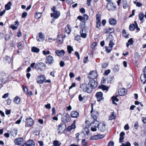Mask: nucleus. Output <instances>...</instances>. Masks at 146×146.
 <instances>
[{"instance_id":"10","label":"nucleus","mask_w":146,"mask_h":146,"mask_svg":"<svg viewBox=\"0 0 146 146\" xmlns=\"http://www.w3.org/2000/svg\"><path fill=\"white\" fill-rule=\"evenodd\" d=\"M103 94L101 92H98L96 93V96L97 98V100L98 101H100L103 99Z\"/></svg>"},{"instance_id":"16","label":"nucleus","mask_w":146,"mask_h":146,"mask_svg":"<svg viewBox=\"0 0 146 146\" xmlns=\"http://www.w3.org/2000/svg\"><path fill=\"white\" fill-rule=\"evenodd\" d=\"M64 126L65 125L64 123H60L58 125V132L63 131L65 130V129L64 127Z\"/></svg>"},{"instance_id":"26","label":"nucleus","mask_w":146,"mask_h":146,"mask_svg":"<svg viewBox=\"0 0 146 146\" xmlns=\"http://www.w3.org/2000/svg\"><path fill=\"white\" fill-rule=\"evenodd\" d=\"M77 18L78 19L82 22V23H83V25H82V27L83 28H84L85 27V23L84 21L83 17L81 16H79Z\"/></svg>"},{"instance_id":"38","label":"nucleus","mask_w":146,"mask_h":146,"mask_svg":"<svg viewBox=\"0 0 146 146\" xmlns=\"http://www.w3.org/2000/svg\"><path fill=\"white\" fill-rule=\"evenodd\" d=\"M113 70L115 72H117L119 71V68L117 65H115L114 67L113 68Z\"/></svg>"},{"instance_id":"43","label":"nucleus","mask_w":146,"mask_h":146,"mask_svg":"<svg viewBox=\"0 0 146 146\" xmlns=\"http://www.w3.org/2000/svg\"><path fill=\"white\" fill-rule=\"evenodd\" d=\"M53 143L54 146H60L61 144V143H59L56 140L54 141Z\"/></svg>"},{"instance_id":"63","label":"nucleus","mask_w":146,"mask_h":146,"mask_svg":"<svg viewBox=\"0 0 146 146\" xmlns=\"http://www.w3.org/2000/svg\"><path fill=\"white\" fill-rule=\"evenodd\" d=\"M11 27L13 30L16 29L17 28V26H15L13 25H11Z\"/></svg>"},{"instance_id":"12","label":"nucleus","mask_w":146,"mask_h":146,"mask_svg":"<svg viewBox=\"0 0 146 146\" xmlns=\"http://www.w3.org/2000/svg\"><path fill=\"white\" fill-rule=\"evenodd\" d=\"M26 120V125L27 126H31L33 125L34 121L33 119H32L31 118L29 117L27 118Z\"/></svg>"},{"instance_id":"37","label":"nucleus","mask_w":146,"mask_h":146,"mask_svg":"<svg viewBox=\"0 0 146 146\" xmlns=\"http://www.w3.org/2000/svg\"><path fill=\"white\" fill-rule=\"evenodd\" d=\"M67 48L68 52L70 54H71L73 50V48L70 45L68 46H67Z\"/></svg>"},{"instance_id":"62","label":"nucleus","mask_w":146,"mask_h":146,"mask_svg":"<svg viewBox=\"0 0 146 146\" xmlns=\"http://www.w3.org/2000/svg\"><path fill=\"white\" fill-rule=\"evenodd\" d=\"M11 113V111L10 110H7L5 111V113L7 115L10 114Z\"/></svg>"},{"instance_id":"15","label":"nucleus","mask_w":146,"mask_h":146,"mask_svg":"<svg viewBox=\"0 0 146 146\" xmlns=\"http://www.w3.org/2000/svg\"><path fill=\"white\" fill-rule=\"evenodd\" d=\"M99 130L101 131H104L106 129L105 125L103 123L98 124L97 125Z\"/></svg>"},{"instance_id":"19","label":"nucleus","mask_w":146,"mask_h":146,"mask_svg":"<svg viewBox=\"0 0 146 146\" xmlns=\"http://www.w3.org/2000/svg\"><path fill=\"white\" fill-rule=\"evenodd\" d=\"M141 82L143 84H145L146 82V75L142 74L140 77Z\"/></svg>"},{"instance_id":"36","label":"nucleus","mask_w":146,"mask_h":146,"mask_svg":"<svg viewBox=\"0 0 146 146\" xmlns=\"http://www.w3.org/2000/svg\"><path fill=\"white\" fill-rule=\"evenodd\" d=\"M39 49L35 47H33L31 49V51L32 52L36 53H38L39 51Z\"/></svg>"},{"instance_id":"54","label":"nucleus","mask_w":146,"mask_h":146,"mask_svg":"<svg viewBox=\"0 0 146 146\" xmlns=\"http://www.w3.org/2000/svg\"><path fill=\"white\" fill-rule=\"evenodd\" d=\"M133 41L132 38L129 39L128 41V43L130 44H133Z\"/></svg>"},{"instance_id":"30","label":"nucleus","mask_w":146,"mask_h":146,"mask_svg":"<svg viewBox=\"0 0 146 146\" xmlns=\"http://www.w3.org/2000/svg\"><path fill=\"white\" fill-rule=\"evenodd\" d=\"M98 88L100 89H102L103 90L108 91L109 87L104 85H101L99 86Z\"/></svg>"},{"instance_id":"51","label":"nucleus","mask_w":146,"mask_h":146,"mask_svg":"<svg viewBox=\"0 0 146 146\" xmlns=\"http://www.w3.org/2000/svg\"><path fill=\"white\" fill-rule=\"evenodd\" d=\"M123 35L125 37H127L128 35L127 34V33L125 30H123Z\"/></svg>"},{"instance_id":"49","label":"nucleus","mask_w":146,"mask_h":146,"mask_svg":"<svg viewBox=\"0 0 146 146\" xmlns=\"http://www.w3.org/2000/svg\"><path fill=\"white\" fill-rule=\"evenodd\" d=\"M80 36L79 35H77L75 37L74 39L78 41H79L80 40Z\"/></svg>"},{"instance_id":"50","label":"nucleus","mask_w":146,"mask_h":146,"mask_svg":"<svg viewBox=\"0 0 146 146\" xmlns=\"http://www.w3.org/2000/svg\"><path fill=\"white\" fill-rule=\"evenodd\" d=\"M85 97V96H84L83 97H82V94H80L78 96V99L79 100L80 102L82 101Z\"/></svg>"},{"instance_id":"20","label":"nucleus","mask_w":146,"mask_h":146,"mask_svg":"<svg viewBox=\"0 0 146 146\" xmlns=\"http://www.w3.org/2000/svg\"><path fill=\"white\" fill-rule=\"evenodd\" d=\"M37 41H43L44 40V38L43 36L42 33L40 32L39 33V37H37Z\"/></svg>"},{"instance_id":"11","label":"nucleus","mask_w":146,"mask_h":146,"mask_svg":"<svg viewBox=\"0 0 146 146\" xmlns=\"http://www.w3.org/2000/svg\"><path fill=\"white\" fill-rule=\"evenodd\" d=\"M60 15V12L57 11L54 12L53 13H52L51 14V17H53L54 18L56 19H57Z\"/></svg>"},{"instance_id":"2","label":"nucleus","mask_w":146,"mask_h":146,"mask_svg":"<svg viewBox=\"0 0 146 146\" xmlns=\"http://www.w3.org/2000/svg\"><path fill=\"white\" fill-rule=\"evenodd\" d=\"M71 120V118L69 114L65 113H63L62 115L61 121L63 122H70Z\"/></svg>"},{"instance_id":"41","label":"nucleus","mask_w":146,"mask_h":146,"mask_svg":"<svg viewBox=\"0 0 146 146\" xmlns=\"http://www.w3.org/2000/svg\"><path fill=\"white\" fill-rule=\"evenodd\" d=\"M144 17V15L143 13H141L139 15V18L140 21H143Z\"/></svg>"},{"instance_id":"44","label":"nucleus","mask_w":146,"mask_h":146,"mask_svg":"<svg viewBox=\"0 0 146 146\" xmlns=\"http://www.w3.org/2000/svg\"><path fill=\"white\" fill-rule=\"evenodd\" d=\"M112 48H113L109 47H109L108 46H106L105 47V49L106 52H107L108 53L110 52L112 50Z\"/></svg>"},{"instance_id":"32","label":"nucleus","mask_w":146,"mask_h":146,"mask_svg":"<svg viewBox=\"0 0 146 146\" xmlns=\"http://www.w3.org/2000/svg\"><path fill=\"white\" fill-rule=\"evenodd\" d=\"M116 117L115 114H114V112L113 111L111 113V116L109 117V120H111L113 119H115Z\"/></svg>"},{"instance_id":"46","label":"nucleus","mask_w":146,"mask_h":146,"mask_svg":"<svg viewBox=\"0 0 146 146\" xmlns=\"http://www.w3.org/2000/svg\"><path fill=\"white\" fill-rule=\"evenodd\" d=\"M41 13L39 12H37L35 15V17L36 19H38L40 17Z\"/></svg>"},{"instance_id":"53","label":"nucleus","mask_w":146,"mask_h":146,"mask_svg":"<svg viewBox=\"0 0 146 146\" xmlns=\"http://www.w3.org/2000/svg\"><path fill=\"white\" fill-rule=\"evenodd\" d=\"M42 53L44 55H46V54H49L50 53V52L48 50L47 51L43 50L42 51Z\"/></svg>"},{"instance_id":"47","label":"nucleus","mask_w":146,"mask_h":146,"mask_svg":"<svg viewBox=\"0 0 146 146\" xmlns=\"http://www.w3.org/2000/svg\"><path fill=\"white\" fill-rule=\"evenodd\" d=\"M114 44L112 40H111L109 44V47L112 48L113 47L114 45Z\"/></svg>"},{"instance_id":"22","label":"nucleus","mask_w":146,"mask_h":146,"mask_svg":"<svg viewBox=\"0 0 146 146\" xmlns=\"http://www.w3.org/2000/svg\"><path fill=\"white\" fill-rule=\"evenodd\" d=\"M126 92L124 88L119 89L118 91V93L120 96H123L126 93Z\"/></svg>"},{"instance_id":"18","label":"nucleus","mask_w":146,"mask_h":146,"mask_svg":"<svg viewBox=\"0 0 146 146\" xmlns=\"http://www.w3.org/2000/svg\"><path fill=\"white\" fill-rule=\"evenodd\" d=\"M24 144H26L28 146H34L35 145V142L32 140H29Z\"/></svg>"},{"instance_id":"25","label":"nucleus","mask_w":146,"mask_h":146,"mask_svg":"<svg viewBox=\"0 0 146 146\" xmlns=\"http://www.w3.org/2000/svg\"><path fill=\"white\" fill-rule=\"evenodd\" d=\"M109 23L112 25H115L117 23L116 20L113 18H110L109 20Z\"/></svg>"},{"instance_id":"64","label":"nucleus","mask_w":146,"mask_h":146,"mask_svg":"<svg viewBox=\"0 0 146 146\" xmlns=\"http://www.w3.org/2000/svg\"><path fill=\"white\" fill-rule=\"evenodd\" d=\"M60 65L61 67H64V62L63 61H61L60 63Z\"/></svg>"},{"instance_id":"33","label":"nucleus","mask_w":146,"mask_h":146,"mask_svg":"<svg viewBox=\"0 0 146 146\" xmlns=\"http://www.w3.org/2000/svg\"><path fill=\"white\" fill-rule=\"evenodd\" d=\"M70 27V25H68L65 28V32L68 34H69L71 31Z\"/></svg>"},{"instance_id":"60","label":"nucleus","mask_w":146,"mask_h":146,"mask_svg":"<svg viewBox=\"0 0 146 146\" xmlns=\"http://www.w3.org/2000/svg\"><path fill=\"white\" fill-rule=\"evenodd\" d=\"M45 107L47 109H50L51 108L50 105L49 104H48L46 105H45Z\"/></svg>"},{"instance_id":"8","label":"nucleus","mask_w":146,"mask_h":146,"mask_svg":"<svg viewBox=\"0 0 146 146\" xmlns=\"http://www.w3.org/2000/svg\"><path fill=\"white\" fill-rule=\"evenodd\" d=\"M98 75L97 72L95 71H91L88 75V78L89 80L94 79L97 77Z\"/></svg>"},{"instance_id":"6","label":"nucleus","mask_w":146,"mask_h":146,"mask_svg":"<svg viewBox=\"0 0 146 146\" xmlns=\"http://www.w3.org/2000/svg\"><path fill=\"white\" fill-rule=\"evenodd\" d=\"M106 7L108 10L113 11L115 10L116 6L113 3L110 2L107 4Z\"/></svg>"},{"instance_id":"56","label":"nucleus","mask_w":146,"mask_h":146,"mask_svg":"<svg viewBox=\"0 0 146 146\" xmlns=\"http://www.w3.org/2000/svg\"><path fill=\"white\" fill-rule=\"evenodd\" d=\"M98 127L97 125V126L95 125L94 126V127H92L91 130L93 131H95L96 130V128L97 127Z\"/></svg>"},{"instance_id":"27","label":"nucleus","mask_w":146,"mask_h":146,"mask_svg":"<svg viewBox=\"0 0 146 146\" xmlns=\"http://www.w3.org/2000/svg\"><path fill=\"white\" fill-rule=\"evenodd\" d=\"M4 61L5 63L9 64L11 62V59L10 57L9 56H6L4 57Z\"/></svg>"},{"instance_id":"52","label":"nucleus","mask_w":146,"mask_h":146,"mask_svg":"<svg viewBox=\"0 0 146 146\" xmlns=\"http://www.w3.org/2000/svg\"><path fill=\"white\" fill-rule=\"evenodd\" d=\"M97 22V25H96V27L97 28H99V27L101 25V22L100 20H96Z\"/></svg>"},{"instance_id":"34","label":"nucleus","mask_w":146,"mask_h":146,"mask_svg":"<svg viewBox=\"0 0 146 146\" xmlns=\"http://www.w3.org/2000/svg\"><path fill=\"white\" fill-rule=\"evenodd\" d=\"M76 126L75 124H72L70 126H69L67 129V130L70 131L72 129H74L76 128Z\"/></svg>"},{"instance_id":"45","label":"nucleus","mask_w":146,"mask_h":146,"mask_svg":"<svg viewBox=\"0 0 146 146\" xmlns=\"http://www.w3.org/2000/svg\"><path fill=\"white\" fill-rule=\"evenodd\" d=\"M122 145L123 146H131V144L129 142L127 141L124 143H122Z\"/></svg>"},{"instance_id":"40","label":"nucleus","mask_w":146,"mask_h":146,"mask_svg":"<svg viewBox=\"0 0 146 146\" xmlns=\"http://www.w3.org/2000/svg\"><path fill=\"white\" fill-rule=\"evenodd\" d=\"M135 29V25L134 24H132L130 25L129 26V29L130 31H133Z\"/></svg>"},{"instance_id":"59","label":"nucleus","mask_w":146,"mask_h":146,"mask_svg":"<svg viewBox=\"0 0 146 146\" xmlns=\"http://www.w3.org/2000/svg\"><path fill=\"white\" fill-rule=\"evenodd\" d=\"M97 42H94L92 44L91 46V48H94V47H95L96 46H97Z\"/></svg>"},{"instance_id":"55","label":"nucleus","mask_w":146,"mask_h":146,"mask_svg":"<svg viewBox=\"0 0 146 146\" xmlns=\"http://www.w3.org/2000/svg\"><path fill=\"white\" fill-rule=\"evenodd\" d=\"M114 143L112 141H110L108 143V146H113Z\"/></svg>"},{"instance_id":"21","label":"nucleus","mask_w":146,"mask_h":146,"mask_svg":"<svg viewBox=\"0 0 146 146\" xmlns=\"http://www.w3.org/2000/svg\"><path fill=\"white\" fill-rule=\"evenodd\" d=\"M57 40L58 44H61L63 42V35H59L58 36Z\"/></svg>"},{"instance_id":"3","label":"nucleus","mask_w":146,"mask_h":146,"mask_svg":"<svg viewBox=\"0 0 146 146\" xmlns=\"http://www.w3.org/2000/svg\"><path fill=\"white\" fill-rule=\"evenodd\" d=\"M46 78L44 76L41 74L37 76L36 78L37 82L39 84H43L45 81Z\"/></svg>"},{"instance_id":"1","label":"nucleus","mask_w":146,"mask_h":146,"mask_svg":"<svg viewBox=\"0 0 146 146\" xmlns=\"http://www.w3.org/2000/svg\"><path fill=\"white\" fill-rule=\"evenodd\" d=\"M80 88L84 92L89 93H91L92 91V88L88 85H87L85 83L82 84L80 86Z\"/></svg>"},{"instance_id":"24","label":"nucleus","mask_w":146,"mask_h":146,"mask_svg":"<svg viewBox=\"0 0 146 146\" xmlns=\"http://www.w3.org/2000/svg\"><path fill=\"white\" fill-rule=\"evenodd\" d=\"M18 131L17 129H14L10 132V134L11 136L15 137L17 134Z\"/></svg>"},{"instance_id":"28","label":"nucleus","mask_w":146,"mask_h":146,"mask_svg":"<svg viewBox=\"0 0 146 146\" xmlns=\"http://www.w3.org/2000/svg\"><path fill=\"white\" fill-rule=\"evenodd\" d=\"M21 100L19 98L18 96L15 97L14 98V102L15 104H19L20 103Z\"/></svg>"},{"instance_id":"4","label":"nucleus","mask_w":146,"mask_h":146,"mask_svg":"<svg viewBox=\"0 0 146 146\" xmlns=\"http://www.w3.org/2000/svg\"><path fill=\"white\" fill-rule=\"evenodd\" d=\"M88 86H90L92 88V89L96 88L98 86L97 82L94 79L89 80V82L88 84Z\"/></svg>"},{"instance_id":"7","label":"nucleus","mask_w":146,"mask_h":146,"mask_svg":"<svg viewBox=\"0 0 146 146\" xmlns=\"http://www.w3.org/2000/svg\"><path fill=\"white\" fill-rule=\"evenodd\" d=\"M45 65L42 62H39L35 66V68L36 69L38 68L41 71H43L45 69Z\"/></svg>"},{"instance_id":"39","label":"nucleus","mask_w":146,"mask_h":146,"mask_svg":"<svg viewBox=\"0 0 146 146\" xmlns=\"http://www.w3.org/2000/svg\"><path fill=\"white\" fill-rule=\"evenodd\" d=\"M128 7L127 3V0H123V7L124 9Z\"/></svg>"},{"instance_id":"23","label":"nucleus","mask_w":146,"mask_h":146,"mask_svg":"<svg viewBox=\"0 0 146 146\" xmlns=\"http://www.w3.org/2000/svg\"><path fill=\"white\" fill-rule=\"evenodd\" d=\"M125 135V133L124 132H121L120 134V138L119 139V142L121 143L123 142L124 139V136Z\"/></svg>"},{"instance_id":"29","label":"nucleus","mask_w":146,"mask_h":146,"mask_svg":"<svg viewBox=\"0 0 146 146\" xmlns=\"http://www.w3.org/2000/svg\"><path fill=\"white\" fill-rule=\"evenodd\" d=\"M12 5L11 1H9L7 4L5 5V8L6 10H9L11 8V6Z\"/></svg>"},{"instance_id":"35","label":"nucleus","mask_w":146,"mask_h":146,"mask_svg":"<svg viewBox=\"0 0 146 146\" xmlns=\"http://www.w3.org/2000/svg\"><path fill=\"white\" fill-rule=\"evenodd\" d=\"M83 132L85 135H88L89 132V129L87 127H85L84 129Z\"/></svg>"},{"instance_id":"31","label":"nucleus","mask_w":146,"mask_h":146,"mask_svg":"<svg viewBox=\"0 0 146 146\" xmlns=\"http://www.w3.org/2000/svg\"><path fill=\"white\" fill-rule=\"evenodd\" d=\"M118 96L116 95L115 96H113L112 97L113 103L115 105H117V104L115 102V101L117 102L119 101V99L117 98V97Z\"/></svg>"},{"instance_id":"17","label":"nucleus","mask_w":146,"mask_h":146,"mask_svg":"<svg viewBox=\"0 0 146 146\" xmlns=\"http://www.w3.org/2000/svg\"><path fill=\"white\" fill-rule=\"evenodd\" d=\"M55 53L58 56H63L65 54V52L64 50H56L55 51Z\"/></svg>"},{"instance_id":"42","label":"nucleus","mask_w":146,"mask_h":146,"mask_svg":"<svg viewBox=\"0 0 146 146\" xmlns=\"http://www.w3.org/2000/svg\"><path fill=\"white\" fill-rule=\"evenodd\" d=\"M98 135H94L92 137H91L90 138V139L91 140H97L98 139Z\"/></svg>"},{"instance_id":"13","label":"nucleus","mask_w":146,"mask_h":146,"mask_svg":"<svg viewBox=\"0 0 146 146\" xmlns=\"http://www.w3.org/2000/svg\"><path fill=\"white\" fill-rule=\"evenodd\" d=\"M79 113L76 111H73L71 112L70 116L73 118H77L79 117Z\"/></svg>"},{"instance_id":"14","label":"nucleus","mask_w":146,"mask_h":146,"mask_svg":"<svg viewBox=\"0 0 146 146\" xmlns=\"http://www.w3.org/2000/svg\"><path fill=\"white\" fill-rule=\"evenodd\" d=\"M104 31L105 34H111L114 31V30L113 28H106L104 30Z\"/></svg>"},{"instance_id":"61","label":"nucleus","mask_w":146,"mask_h":146,"mask_svg":"<svg viewBox=\"0 0 146 146\" xmlns=\"http://www.w3.org/2000/svg\"><path fill=\"white\" fill-rule=\"evenodd\" d=\"M80 12L83 14H84L85 13V9L83 8H81L80 9Z\"/></svg>"},{"instance_id":"57","label":"nucleus","mask_w":146,"mask_h":146,"mask_svg":"<svg viewBox=\"0 0 146 146\" xmlns=\"http://www.w3.org/2000/svg\"><path fill=\"white\" fill-rule=\"evenodd\" d=\"M134 23L135 25V28H136V29L139 31L140 30V29L138 27L137 23L136 21H134Z\"/></svg>"},{"instance_id":"5","label":"nucleus","mask_w":146,"mask_h":146,"mask_svg":"<svg viewBox=\"0 0 146 146\" xmlns=\"http://www.w3.org/2000/svg\"><path fill=\"white\" fill-rule=\"evenodd\" d=\"M45 61L46 64L48 65H51L54 62V60L52 56L49 55L46 57Z\"/></svg>"},{"instance_id":"48","label":"nucleus","mask_w":146,"mask_h":146,"mask_svg":"<svg viewBox=\"0 0 146 146\" xmlns=\"http://www.w3.org/2000/svg\"><path fill=\"white\" fill-rule=\"evenodd\" d=\"M83 17L84 20V22L85 23L86 21L88 20V16L86 14H85L84 15Z\"/></svg>"},{"instance_id":"58","label":"nucleus","mask_w":146,"mask_h":146,"mask_svg":"<svg viewBox=\"0 0 146 146\" xmlns=\"http://www.w3.org/2000/svg\"><path fill=\"white\" fill-rule=\"evenodd\" d=\"M27 15V13L26 12H24L22 14V17L23 18L25 17Z\"/></svg>"},{"instance_id":"9","label":"nucleus","mask_w":146,"mask_h":146,"mask_svg":"<svg viewBox=\"0 0 146 146\" xmlns=\"http://www.w3.org/2000/svg\"><path fill=\"white\" fill-rule=\"evenodd\" d=\"M24 141L23 139L21 137H18L14 140V142L17 145H19L21 144Z\"/></svg>"}]
</instances>
